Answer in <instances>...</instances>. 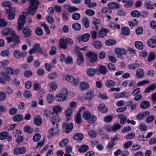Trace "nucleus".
<instances>
[{
  "label": "nucleus",
  "instance_id": "nucleus-30",
  "mask_svg": "<svg viewBox=\"0 0 156 156\" xmlns=\"http://www.w3.org/2000/svg\"><path fill=\"white\" fill-rule=\"evenodd\" d=\"M73 110L72 108H69L65 111V115L67 118V120L70 119L69 118L73 113Z\"/></svg>",
  "mask_w": 156,
  "mask_h": 156
},
{
  "label": "nucleus",
  "instance_id": "nucleus-28",
  "mask_svg": "<svg viewBox=\"0 0 156 156\" xmlns=\"http://www.w3.org/2000/svg\"><path fill=\"white\" fill-rule=\"evenodd\" d=\"M79 87L81 90H85L88 87V83L85 81H82L80 83Z\"/></svg>",
  "mask_w": 156,
  "mask_h": 156
},
{
  "label": "nucleus",
  "instance_id": "nucleus-62",
  "mask_svg": "<svg viewBox=\"0 0 156 156\" xmlns=\"http://www.w3.org/2000/svg\"><path fill=\"white\" fill-rule=\"evenodd\" d=\"M53 111L55 113H57L60 111L61 110V108L60 106L57 105L54 106L52 108Z\"/></svg>",
  "mask_w": 156,
  "mask_h": 156
},
{
  "label": "nucleus",
  "instance_id": "nucleus-13",
  "mask_svg": "<svg viewBox=\"0 0 156 156\" xmlns=\"http://www.w3.org/2000/svg\"><path fill=\"white\" fill-rule=\"evenodd\" d=\"M150 114V112L147 111L143 113H140L137 115L136 117L139 120H142L144 117Z\"/></svg>",
  "mask_w": 156,
  "mask_h": 156
},
{
  "label": "nucleus",
  "instance_id": "nucleus-49",
  "mask_svg": "<svg viewBox=\"0 0 156 156\" xmlns=\"http://www.w3.org/2000/svg\"><path fill=\"white\" fill-rule=\"evenodd\" d=\"M41 135L39 133H36L33 136V140L34 142L38 141L41 139Z\"/></svg>",
  "mask_w": 156,
  "mask_h": 156
},
{
  "label": "nucleus",
  "instance_id": "nucleus-5",
  "mask_svg": "<svg viewBox=\"0 0 156 156\" xmlns=\"http://www.w3.org/2000/svg\"><path fill=\"white\" fill-rule=\"evenodd\" d=\"M1 33L4 36H6L9 34L12 36H14L16 34V33L13 30L8 28H5L3 29L2 30Z\"/></svg>",
  "mask_w": 156,
  "mask_h": 156
},
{
  "label": "nucleus",
  "instance_id": "nucleus-52",
  "mask_svg": "<svg viewBox=\"0 0 156 156\" xmlns=\"http://www.w3.org/2000/svg\"><path fill=\"white\" fill-rule=\"evenodd\" d=\"M69 141V140L68 139H64L60 142L59 144V146L61 147H64L67 144Z\"/></svg>",
  "mask_w": 156,
  "mask_h": 156
},
{
  "label": "nucleus",
  "instance_id": "nucleus-48",
  "mask_svg": "<svg viewBox=\"0 0 156 156\" xmlns=\"http://www.w3.org/2000/svg\"><path fill=\"white\" fill-rule=\"evenodd\" d=\"M40 45L38 43H36L33 47V48L38 52L41 51L42 50V48H40Z\"/></svg>",
  "mask_w": 156,
  "mask_h": 156
},
{
  "label": "nucleus",
  "instance_id": "nucleus-33",
  "mask_svg": "<svg viewBox=\"0 0 156 156\" xmlns=\"http://www.w3.org/2000/svg\"><path fill=\"white\" fill-rule=\"evenodd\" d=\"M109 32L108 30L105 29H101L99 32V35L100 37H103L106 36L107 34Z\"/></svg>",
  "mask_w": 156,
  "mask_h": 156
},
{
  "label": "nucleus",
  "instance_id": "nucleus-6",
  "mask_svg": "<svg viewBox=\"0 0 156 156\" xmlns=\"http://www.w3.org/2000/svg\"><path fill=\"white\" fill-rule=\"evenodd\" d=\"M98 58V55L92 51H88V61L90 63L96 61Z\"/></svg>",
  "mask_w": 156,
  "mask_h": 156
},
{
  "label": "nucleus",
  "instance_id": "nucleus-59",
  "mask_svg": "<svg viewBox=\"0 0 156 156\" xmlns=\"http://www.w3.org/2000/svg\"><path fill=\"white\" fill-rule=\"evenodd\" d=\"M62 16L64 20L67 21L69 19V15L68 12H64L62 13Z\"/></svg>",
  "mask_w": 156,
  "mask_h": 156
},
{
  "label": "nucleus",
  "instance_id": "nucleus-35",
  "mask_svg": "<svg viewBox=\"0 0 156 156\" xmlns=\"http://www.w3.org/2000/svg\"><path fill=\"white\" fill-rule=\"evenodd\" d=\"M139 66L140 65L137 63H131L128 66L127 68L130 70L138 68Z\"/></svg>",
  "mask_w": 156,
  "mask_h": 156
},
{
  "label": "nucleus",
  "instance_id": "nucleus-46",
  "mask_svg": "<svg viewBox=\"0 0 156 156\" xmlns=\"http://www.w3.org/2000/svg\"><path fill=\"white\" fill-rule=\"evenodd\" d=\"M0 74L1 75H3V77L4 78L5 81H10L11 80V78L10 76L7 75L4 72H1Z\"/></svg>",
  "mask_w": 156,
  "mask_h": 156
},
{
  "label": "nucleus",
  "instance_id": "nucleus-27",
  "mask_svg": "<svg viewBox=\"0 0 156 156\" xmlns=\"http://www.w3.org/2000/svg\"><path fill=\"white\" fill-rule=\"evenodd\" d=\"M150 105V102L147 101H144L140 104V107L142 109H146L148 108Z\"/></svg>",
  "mask_w": 156,
  "mask_h": 156
},
{
  "label": "nucleus",
  "instance_id": "nucleus-56",
  "mask_svg": "<svg viewBox=\"0 0 156 156\" xmlns=\"http://www.w3.org/2000/svg\"><path fill=\"white\" fill-rule=\"evenodd\" d=\"M58 75L56 72H53L50 73L48 76V78L51 80H53L56 78Z\"/></svg>",
  "mask_w": 156,
  "mask_h": 156
},
{
  "label": "nucleus",
  "instance_id": "nucleus-12",
  "mask_svg": "<svg viewBox=\"0 0 156 156\" xmlns=\"http://www.w3.org/2000/svg\"><path fill=\"white\" fill-rule=\"evenodd\" d=\"M64 125L65 128V132L66 133L70 132L72 130L73 126V124L72 123H65Z\"/></svg>",
  "mask_w": 156,
  "mask_h": 156
},
{
  "label": "nucleus",
  "instance_id": "nucleus-24",
  "mask_svg": "<svg viewBox=\"0 0 156 156\" xmlns=\"http://www.w3.org/2000/svg\"><path fill=\"white\" fill-rule=\"evenodd\" d=\"M98 110L102 113H105L108 111L107 108L105 106L104 103H101L98 108Z\"/></svg>",
  "mask_w": 156,
  "mask_h": 156
},
{
  "label": "nucleus",
  "instance_id": "nucleus-51",
  "mask_svg": "<svg viewBox=\"0 0 156 156\" xmlns=\"http://www.w3.org/2000/svg\"><path fill=\"white\" fill-rule=\"evenodd\" d=\"M56 47L55 46L51 47V50L49 51V54L51 55H53L56 53Z\"/></svg>",
  "mask_w": 156,
  "mask_h": 156
},
{
  "label": "nucleus",
  "instance_id": "nucleus-22",
  "mask_svg": "<svg viewBox=\"0 0 156 156\" xmlns=\"http://www.w3.org/2000/svg\"><path fill=\"white\" fill-rule=\"evenodd\" d=\"M79 41L86 42L88 41V33H85L82 36H80L77 37Z\"/></svg>",
  "mask_w": 156,
  "mask_h": 156
},
{
  "label": "nucleus",
  "instance_id": "nucleus-32",
  "mask_svg": "<svg viewBox=\"0 0 156 156\" xmlns=\"http://www.w3.org/2000/svg\"><path fill=\"white\" fill-rule=\"evenodd\" d=\"M43 114L44 116L46 118L51 117L54 115V112H51V111L47 109H45L43 111Z\"/></svg>",
  "mask_w": 156,
  "mask_h": 156
},
{
  "label": "nucleus",
  "instance_id": "nucleus-47",
  "mask_svg": "<svg viewBox=\"0 0 156 156\" xmlns=\"http://www.w3.org/2000/svg\"><path fill=\"white\" fill-rule=\"evenodd\" d=\"M130 15L133 17H137L140 16V13L137 10H134L131 12Z\"/></svg>",
  "mask_w": 156,
  "mask_h": 156
},
{
  "label": "nucleus",
  "instance_id": "nucleus-50",
  "mask_svg": "<svg viewBox=\"0 0 156 156\" xmlns=\"http://www.w3.org/2000/svg\"><path fill=\"white\" fill-rule=\"evenodd\" d=\"M113 118V117L112 115H108L104 117V120L105 122L108 123L112 121Z\"/></svg>",
  "mask_w": 156,
  "mask_h": 156
},
{
  "label": "nucleus",
  "instance_id": "nucleus-42",
  "mask_svg": "<svg viewBox=\"0 0 156 156\" xmlns=\"http://www.w3.org/2000/svg\"><path fill=\"white\" fill-rule=\"evenodd\" d=\"M23 118V116L20 115H18L14 116L13 118V120L14 122H19L21 121Z\"/></svg>",
  "mask_w": 156,
  "mask_h": 156
},
{
  "label": "nucleus",
  "instance_id": "nucleus-29",
  "mask_svg": "<svg viewBox=\"0 0 156 156\" xmlns=\"http://www.w3.org/2000/svg\"><path fill=\"white\" fill-rule=\"evenodd\" d=\"M118 119H120V123L121 124H124L127 120V117L123 114H120L118 115Z\"/></svg>",
  "mask_w": 156,
  "mask_h": 156
},
{
  "label": "nucleus",
  "instance_id": "nucleus-37",
  "mask_svg": "<svg viewBox=\"0 0 156 156\" xmlns=\"http://www.w3.org/2000/svg\"><path fill=\"white\" fill-rule=\"evenodd\" d=\"M88 150V146L85 145H83L79 147L78 151L80 153L86 152Z\"/></svg>",
  "mask_w": 156,
  "mask_h": 156
},
{
  "label": "nucleus",
  "instance_id": "nucleus-34",
  "mask_svg": "<svg viewBox=\"0 0 156 156\" xmlns=\"http://www.w3.org/2000/svg\"><path fill=\"white\" fill-rule=\"evenodd\" d=\"M75 121L76 123L78 124L82 122L81 115L79 112H78L76 116Z\"/></svg>",
  "mask_w": 156,
  "mask_h": 156
},
{
  "label": "nucleus",
  "instance_id": "nucleus-11",
  "mask_svg": "<svg viewBox=\"0 0 156 156\" xmlns=\"http://www.w3.org/2000/svg\"><path fill=\"white\" fill-rule=\"evenodd\" d=\"M57 114L55 116H51L50 117V121L53 125L58 123L60 121L59 117L58 116Z\"/></svg>",
  "mask_w": 156,
  "mask_h": 156
},
{
  "label": "nucleus",
  "instance_id": "nucleus-57",
  "mask_svg": "<svg viewBox=\"0 0 156 156\" xmlns=\"http://www.w3.org/2000/svg\"><path fill=\"white\" fill-rule=\"evenodd\" d=\"M35 33L37 35L40 36L43 34V31L41 28L37 27L35 29Z\"/></svg>",
  "mask_w": 156,
  "mask_h": 156
},
{
  "label": "nucleus",
  "instance_id": "nucleus-31",
  "mask_svg": "<svg viewBox=\"0 0 156 156\" xmlns=\"http://www.w3.org/2000/svg\"><path fill=\"white\" fill-rule=\"evenodd\" d=\"M72 28L74 30L79 31L81 29V26L79 23H75L72 24Z\"/></svg>",
  "mask_w": 156,
  "mask_h": 156
},
{
  "label": "nucleus",
  "instance_id": "nucleus-7",
  "mask_svg": "<svg viewBox=\"0 0 156 156\" xmlns=\"http://www.w3.org/2000/svg\"><path fill=\"white\" fill-rule=\"evenodd\" d=\"M34 123L36 126H41L42 122V119L41 116L39 115H36L34 117Z\"/></svg>",
  "mask_w": 156,
  "mask_h": 156
},
{
  "label": "nucleus",
  "instance_id": "nucleus-16",
  "mask_svg": "<svg viewBox=\"0 0 156 156\" xmlns=\"http://www.w3.org/2000/svg\"><path fill=\"white\" fill-rule=\"evenodd\" d=\"M108 6L111 9H118L120 7L119 4L115 2H112L108 4Z\"/></svg>",
  "mask_w": 156,
  "mask_h": 156
},
{
  "label": "nucleus",
  "instance_id": "nucleus-3",
  "mask_svg": "<svg viewBox=\"0 0 156 156\" xmlns=\"http://www.w3.org/2000/svg\"><path fill=\"white\" fill-rule=\"evenodd\" d=\"M68 96V91L67 89H63L62 92L55 96L54 98L55 100L57 102H61L64 101Z\"/></svg>",
  "mask_w": 156,
  "mask_h": 156
},
{
  "label": "nucleus",
  "instance_id": "nucleus-25",
  "mask_svg": "<svg viewBox=\"0 0 156 156\" xmlns=\"http://www.w3.org/2000/svg\"><path fill=\"white\" fill-rule=\"evenodd\" d=\"M76 62L77 64L80 65L83 61V58L81 53H78L77 55Z\"/></svg>",
  "mask_w": 156,
  "mask_h": 156
},
{
  "label": "nucleus",
  "instance_id": "nucleus-1",
  "mask_svg": "<svg viewBox=\"0 0 156 156\" xmlns=\"http://www.w3.org/2000/svg\"><path fill=\"white\" fill-rule=\"evenodd\" d=\"M30 3L27 11L28 13L34 15L36 12L37 8L39 4V0H30Z\"/></svg>",
  "mask_w": 156,
  "mask_h": 156
},
{
  "label": "nucleus",
  "instance_id": "nucleus-43",
  "mask_svg": "<svg viewBox=\"0 0 156 156\" xmlns=\"http://www.w3.org/2000/svg\"><path fill=\"white\" fill-rule=\"evenodd\" d=\"M72 18L74 20H78L80 19V15L79 13L78 12L74 13L72 15Z\"/></svg>",
  "mask_w": 156,
  "mask_h": 156
},
{
  "label": "nucleus",
  "instance_id": "nucleus-58",
  "mask_svg": "<svg viewBox=\"0 0 156 156\" xmlns=\"http://www.w3.org/2000/svg\"><path fill=\"white\" fill-rule=\"evenodd\" d=\"M138 22L135 19H133L132 21L128 22V24L130 27H133L136 26Z\"/></svg>",
  "mask_w": 156,
  "mask_h": 156
},
{
  "label": "nucleus",
  "instance_id": "nucleus-45",
  "mask_svg": "<svg viewBox=\"0 0 156 156\" xmlns=\"http://www.w3.org/2000/svg\"><path fill=\"white\" fill-rule=\"evenodd\" d=\"M96 70L92 68H90L88 69V76L92 77L94 75Z\"/></svg>",
  "mask_w": 156,
  "mask_h": 156
},
{
  "label": "nucleus",
  "instance_id": "nucleus-60",
  "mask_svg": "<svg viewBox=\"0 0 156 156\" xmlns=\"http://www.w3.org/2000/svg\"><path fill=\"white\" fill-rule=\"evenodd\" d=\"M57 129L55 128H51L49 131V133L51 137L57 134Z\"/></svg>",
  "mask_w": 156,
  "mask_h": 156
},
{
  "label": "nucleus",
  "instance_id": "nucleus-19",
  "mask_svg": "<svg viewBox=\"0 0 156 156\" xmlns=\"http://www.w3.org/2000/svg\"><path fill=\"white\" fill-rule=\"evenodd\" d=\"M98 71L100 74L105 75L107 73V69L105 66L100 65L98 67Z\"/></svg>",
  "mask_w": 156,
  "mask_h": 156
},
{
  "label": "nucleus",
  "instance_id": "nucleus-63",
  "mask_svg": "<svg viewBox=\"0 0 156 156\" xmlns=\"http://www.w3.org/2000/svg\"><path fill=\"white\" fill-rule=\"evenodd\" d=\"M15 14L13 12H10L9 13L7 18L10 20H14L15 18Z\"/></svg>",
  "mask_w": 156,
  "mask_h": 156
},
{
  "label": "nucleus",
  "instance_id": "nucleus-8",
  "mask_svg": "<svg viewBox=\"0 0 156 156\" xmlns=\"http://www.w3.org/2000/svg\"><path fill=\"white\" fill-rule=\"evenodd\" d=\"M26 151V148L24 147H20L15 148L13 150V153L14 154L17 155L19 154H23Z\"/></svg>",
  "mask_w": 156,
  "mask_h": 156
},
{
  "label": "nucleus",
  "instance_id": "nucleus-64",
  "mask_svg": "<svg viewBox=\"0 0 156 156\" xmlns=\"http://www.w3.org/2000/svg\"><path fill=\"white\" fill-rule=\"evenodd\" d=\"M155 58V54L153 52H151L147 58V61L148 62H150L153 60Z\"/></svg>",
  "mask_w": 156,
  "mask_h": 156
},
{
  "label": "nucleus",
  "instance_id": "nucleus-10",
  "mask_svg": "<svg viewBox=\"0 0 156 156\" xmlns=\"http://www.w3.org/2000/svg\"><path fill=\"white\" fill-rule=\"evenodd\" d=\"M147 44L150 47H155L156 46V36L149 39Z\"/></svg>",
  "mask_w": 156,
  "mask_h": 156
},
{
  "label": "nucleus",
  "instance_id": "nucleus-9",
  "mask_svg": "<svg viewBox=\"0 0 156 156\" xmlns=\"http://www.w3.org/2000/svg\"><path fill=\"white\" fill-rule=\"evenodd\" d=\"M48 85L49 87V91L50 92L55 91L58 87L57 83L54 81L50 82L49 83Z\"/></svg>",
  "mask_w": 156,
  "mask_h": 156
},
{
  "label": "nucleus",
  "instance_id": "nucleus-2",
  "mask_svg": "<svg viewBox=\"0 0 156 156\" xmlns=\"http://www.w3.org/2000/svg\"><path fill=\"white\" fill-rule=\"evenodd\" d=\"M73 40L69 38H67L66 39L61 38L58 41L60 48L63 49H66L68 45H71L73 44Z\"/></svg>",
  "mask_w": 156,
  "mask_h": 156
},
{
  "label": "nucleus",
  "instance_id": "nucleus-39",
  "mask_svg": "<svg viewBox=\"0 0 156 156\" xmlns=\"http://www.w3.org/2000/svg\"><path fill=\"white\" fill-rule=\"evenodd\" d=\"M93 45L94 47L97 49H100L102 47V44L99 41H96L94 42Z\"/></svg>",
  "mask_w": 156,
  "mask_h": 156
},
{
  "label": "nucleus",
  "instance_id": "nucleus-53",
  "mask_svg": "<svg viewBox=\"0 0 156 156\" xmlns=\"http://www.w3.org/2000/svg\"><path fill=\"white\" fill-rule=\"evenodd\" d=\"M8 135L7 132L4 131L0 133V139L4 140L5 139Z\"/></svg>",
  "mask_w": 156,
  "mask_h": 156
},
{
  "label": "nucleus",
  "instance_id": "nucleus-36",
  "mask_svg": "<svg viewBox=\"0 0 156 156\" xmlns=\"http://www.w3.org/2000/svg\"><path fill=\"white\" fill-rule=\"evenodd\" d=\"M122 32L124 35H128L130 33L129 29L126 27H124L121 28Z\"/></svg>",
  "mask_w": 156,
  "mask_h": 156
},
{
  "label": "nucleus",
  "instance_id": "nucleus-44",
  "mask_svg": "<svg viewBox=\"0 0 156 156\" xmlns=\"http://www.w3.org/2000/svg\"><path fill=\"white\" fill-rule=\"evenodd\" d=\"M2 5L3 7L10 8L11 7L12 4L10 2L6 1L2 3Z\"/></svg>",
  "mask_w": 156,
  "mask_h": 156
},
{
  "label": "nucleus",
  "instance_id": "nucleus-61",
  "mask_svg": "<svg viewBox=\"0 0 156 156\" xmlns=\"http://www.w3.org/2000/svg\"><path fill=\"white\" fill-rule=\"evenodd\" d=\"M38 103L40 105H44V99L43 98V95L42 94H39V96L38 98Z\"/></svg>",
  "mask_w": 156,
  "mask_h": 156
},
{
  "label": "nucleus",
  "instance_id": "nucleus-54",
  "mask_svg": "<svg viewBox=\"0 0 156 156\" xmlns=\"http://www.w3.org/2000/svg\"><path fill=\"white\" fill-rule=\"evenodd\" d=\"M115 40L112 39L107 40L105 41V44L107 45L110 46L115 44L116 43Z\"/></svg>",
  "mask_w": 156,
  "mask_h": 156
},
{
  "label": "nucleus",
  "instance_id": "nucleus-40",
  "mask_svg": "<svg viewBox=\"0 0 156 156\" xmlns=\"http://www.w3.org/2000/svg\"><path fill=\"white\" fill-rule=\"evenodd\" d=\"M24 130L25 132L29 134L31 133L33 131L32 127L29 126H25L24 128Z\"/></svg>",
  "mask_w": 156,
  "mask_h": 156
},
{
  "label": "nucleus",
  "instance_id": "nucleus-4",
  "mask_svg": "<svg viewBox=\"0 0 156 156\" xmlns=\"http://www.w3.org/2000/svg\"><path fill=\"white\" fill-rule=\"evenodd\" d=\"M26 21V17L24 15H20L17 21L18 26L17 29L18 30H21L22 27L24 26Z\"/></svg>",
  "mask_w": 156,
  "mask_h": 156
},
{
  "label": "nucleus",
  "instance_id": "nucleus-14",
  "mask_svg": "<svg viewBox=\"0 0 156 156\" xmlns=\"http://www.w3.org/2000/svg\"><path fill=\"white\" fill-rule=\"evenodd\" d=\"M114 51L118 55H123L126 53V50L125 49L120 48H115Z\"/></svg>",
  "mask_w": 156,
  "mask_h": 156
},
{
  "label": "nucleus",
  "instance_id": "nucleus-38",
  "mask_svg": "<svg viewBox=\"0 0 156 156\" xmlns=\"http://www.w3.org/2000/svg\"><path fill=\"white\" fill-rule=\"evenodd\" d=\"M134 44L135 47L138 49L142 50L143 48V44L141 42L139 41H136Z\"/></svg>",
  "mask_w": 156,
  "mask_h": 156
},
{
  "label": "nucleus",
  "instance_id": "nucleus-41",
  "mask_svg": "<svg viewBox=\"0 0 156 156\" xmlns=\"http://www.w3.org/2000/svg\"><path fill=\"white\" fill-rule=\"evenodd\" d=\"M54 100V96L52 94H49L47 96L46 100L49 103H52Z\"/></svg>",
  "mask_w": 156,
  "mask_h": 156
},
{
  "label": "nucleus",
  "instance_id": "nucleus-21",
  "mask_svg": "<svg viewBox=\"0 0 156 156\" xmlns=\"http://www.w3.org/2000/svg\"><path fill=\"white\" fill-rule=\"evenodd\" d=\"M84 138L83 135L81 133H77L73 136V139L76 140H81Z\"/></svg>",
  "mask_w": 156,
  "mask_h": 156
},
{
  "label": "nucleus",
  "instance_id": "nucleus-26",
  "mask_svg": "<svg viewBox=\"0 0 156 156\" xmlns=\"http://www.w3.org/2000/svg\"><path fill=\"white\" fill-rule=\"evenodd\" d=\"M100 22L99 20L95 18H93L92 23L95 26V30H98V27L100 25Z\"/></svg>",
  "mask_w": 156,
  "mask_h": 156
},
{
  "label": "nucleus",
  "instance_id": "nucleus-55",
  "mask_svg": "<svg viewBox=\"0 0 156 156\" xmlns=\"http://www.w3.org/2000/svg\"><path fill=\"white\" fill-rule=\"evenodd\" d=\"M155 88V85L153 84L151 85L145 89L144 92L149 93L151 91H152Z\"/></svg>",
  "mask_w": 156,
  "mask_h": 156
},
{
  "label": "nucleus",
  "instance_id": "nucleus-18",
  "mask_svg": "<svg viewBox=\"0 0 156 156\" xmlns=\"http://www.w3.org/2000/svg\"><path fill=\"white\" fill-rule=\"evenodd\" d=\"M108 26L109 28L112 29H117L119 30L120 28V25L119 24H117L115 22L110 23L108 25Z\"/></svg>",
  "mask_w": 156,
  "mask_h": 156
},
{
  "label": "nucleus",
  "instance_id": "nucleus-15",
  "mask_svg": "<svg viewBox=\"0 0 156 156\" xmlns=\"http://www.w3.org/2000/svg\"><path fill=\"white\" fill-rule=\"evenodd\" d=\"M22 32L26 37H29L31 35V30L27 27H25L23 28Z\"/></svg>",
  "mask_w": 156,
  "mask_h": 156
},
{
  "label": "nucleus",
  "instance_id": "nucleus-23",
  "mask_svg": "<svg viewBox=\"0 0 156 156\" xmlns=\"http://www.w3.org/2000/svg\"><path fill=\"white\" fill-rule=\"evenodd\" d=\"M115 83L113 80H107L105 82V85L108 88L111 87L115 86Z\"/></svg>",
  "mask_w": 156,
  "mask_h": 156
},
{
  "label": "nucleus",
  "instance_id": "nucleus-20",
  "mask_svg": "<svg viewBox=\"0 0 156 156\" xmlns=\"http://www.w3.org/2000/svg\"><path fill=\"white\" fill-rule=\"evenodd\" d=\"M144 74V71L142 69H139L136 71V77L138 78H142Z\"/></svg>",
  "mask_w": 156,
  "mask_h": 156
},
{
  "label": "nucleus",
  "instance_id": "nucleus-17",
  "mask_svg": "<svg viewBox=\"0 0 156 156\" xmlns=\"http://www.w3.org/2000/svg\"><path fill=\"white\" fill-rule=\"evenodd\" d=\"M96 116L94 115L91 114L88 112V123L90 124H92L94 123L97 119Z\"/></svg>",
  "mask_w": 156,
  "mask_h": 156
}]
</instances>
